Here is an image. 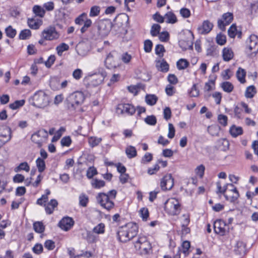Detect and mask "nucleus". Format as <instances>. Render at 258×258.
Listing matches in <instances>:
<instances>
[{
    "mask_svg": "<svg viewBox=\"0 0 258 258\" xmlns=\"http://www.w3.org/2000/svg\"><path fill=\"white\" fill-rule=\"evenodd\" d=\"M111 21L105 20H100L95 24L90 31V37L94 40H97L106 37L112 27Z\"/></svg>",
    "mask_w": 258,
    "mask_h": 258,
    "instance_id": "1",
    "label": "nucleus"
},
{
    "mask_svg": "<svg viewBox=\"0 0 258 258\" xmlns=\"http://www.w3.org/2000/svg\"><path fill=\"white\" fill-rule=\"evenodd\" d=\"M138 232V225L134 223L130 222L119 228L117 231L118 240L126 242L133 238Z\"/></svg>",
    "mask_w": 258,
    "mask_h": 258,
    "instance_id": "2",
    "label": "nucleus"
},
{
    "mask_svg": "<svg viewBox=\"0 0 258 258\" xmlns=\"http://www.w3.org/2000/svg\"><path fill=\"white\" fill-rule=\"evenodd\" d=\"M134 247L140 255H146L152 251V246L147 237L140 235L134 242Z\"/></svg>",
    "mask_w": 258,
    "mask_h": 258,
    "instance_id": "3",
    "label": "nucleus"
},
{
    "mask_svg": "<svg viewBox=\"0 0 258 258\" xmlns=\"http://www.w3.org/2000/svg\"><path fill=\"white\" fill-rule=\"evenodd\" d=\"M29 101L32 105L38 108H44L47 106L49 102L48 95L42 91L35 93Z\"/></svg>",
    "mask_w": 258,
    "mask_h": 258,
    "instance_id": "4",
    "label": "nucleus"
},
{
    "mask_svg": "<svg viewBox=\"0 0 258 258\" xmlns=\"http://www.w3.org/2000/svg\"><path fill=\"white\" fill-rule=\"evenodd\" d=\"M164 209L170 215H178L181 211V204L178 200L175 198L168 199L164 204Z\"/></svg>",
    "mask_w": 258,
    "mask_h": 258,
    "instance_id": "5",
    "label": "nucleus"
},
{
    "mask_svg": "<svg viewBox=\"0 0 258 258\" xmlns=\"http://www.w3.org/2000/svg\"><path fill=\"white\" fill-rule=\"evenodd\" d=\"M85 95L82 92L76 91L71 94L67 98L68 104L73 108L82 104L85 100Z\"/></svg>",
    "mask_w": 258,
    "mask_h": 258,
    "instance_id": "6",
    "label": "nucleus"
},
{
    "mask_svg": "<svg viewBox=\"0 0 258 258\" xmlns=\"http://www.w3.org/2000/svg\"><path fill=\"white\" fill-rule=\"evenodd\" d=\"M96 199L98 203L107 211L111 210L114 207L113 200L105 193L98 194L96 197Z\"/></svg>",
    "mask_w": 258,
    "mask_h": 258,
    "instance_id": "7",
    "label": "nucleus"
},
{
    "mask_svg": "<svg viewBox=\"0 0 258 258\" xmlns=\"http://www.w3.org/2000/svg\"><path fill=\"white\" fill-rule=\"evenodd\" d=\"M106 76V72L102 70L101 72L98 74L89 76L87 79L89 81L88 85L96 87L101 84Z\"/></svg>",
    "mask_w": 258,
    "mask_h": 258,
    "instance_id": "8",
    "label": "nucleus"
},
{
    "mask_svg": "<svg viewBox=\"0 0 258 258\" xmlns=\"http://www.w3.org/2000/svg\"><path fill=\"white\" fill-rule=\"evenodd\" d=\"M59 34L54 27H49L42 31L41 36L46 40L52 41L56 40L59 37Z\"/></svg>",
    "mask_w": 258,
    "mask_h": 258,
    "instance_id": "9",
    "label": "nucleus"
},
{
    "mask_svg": "<svg viewBox=\"0 0 258 258\" xmlns=\"http://www.w3.org/2000/svg\"><path fill=\"white\" fill-rule=\"evenodd\" d=\"M47 137V132L44 129H42L32 135L31 140L33 142L37 144L38 147H40L43 141L45 140Z\"/></svg>",
    "mask_w": 258,
    "mask_h": 258,
    "instance_id": "10",
    "label": "nucleus"
},
{
    "mask_svg": "<svg viewBox=\"0 0 258 258\" xmlns=\"http://www.w3.org/2000/svg\"><path fill=\"white\" fill-rule=\"evenodd\" d=\"M174 185V179L171 174L165 175L160 182V186L163 190H170Z\"/></svg>",
    "mask_w": 258,
    "mask_h": 258,
    "instance_id": "11",
    "label": "nucleus"
},
{
    "mask_svg": "<svg viewBox=\"0 0 258 258\" xmlns=\"http://www.w3.org/2000/svg\"><path fill=\"white\" fill-rule=\"evenodd\" d=\"M233 19V14L231 13H224L222 16V19L218 21L219 28L222 31L225 30V26L229 25Z\"/></svg>",
    "mask_w": 258,
    "mask_h": 258,
    "instance_id": "12",
    "label": "nucleus"
},
{
    "mask_svg": "<svg viewBox=\"0 0 258 258\" xmlns=\"http://www.w3.org/2000/svg\"><path fill=\"white\" fill-rule=\"evenodd\" d=\"M213 227L215 232L221 236L224 235L227 231L226 228V224L222 220H217L214 222Z\"/></svg>",
    "mask_w": 258,
    "mask_h": 258,
    "instance_id": "13",
    "label": "nucleus"
},
{
    "mask_svg": "<svg viewBox=\"0 0 258 258\" xmlns=\"http://www.w3.org/2000/svg\"><path fill=\"white\" fill-rule=\"evenodd\" d=\"M224 197L226 200L230 202L231 203H234L239 198V194L236 188L234 186L232 188H230L228 190L227 192L224 194Z\"/></svg>",
    "mask_w": 258,
    "mask_h": 258,
    "instance_id": "14",
    "label": "nucleus"
},
{
    "mask_svg": "<svg viewBox=\"0 0 258 258\" xmlns=\"http://www.w3.org/2000/svg\"><path fill=\"white\" fill-rule=\"evenodd\" d=\"M115 52H111L107 54L104 61L105 64L107 68L112 69L116 68L118 65L115 59Z\"/></svg>",
    "mask_w": 258,
    "mask_h": 258,
    "instance_id": "15",
    "label": "nucleus"
},
{
    "mask_svg": "<svg viewBox=\"0 0 258 258\" xmlns=\"http://www.w3.org/2000/svg\"><path fill=\"white\" fill-rule=\"evenodd\" d=\"M213 25L208 20L204 21L202 25L198 28V33L205 35L209 33L212 29Z\"/></svg>",
    "mask_w": 258,
    "mask_h": 258,
    "instance_id": "16",
    "label": "nucleus"
},
{
    "mask_svg": "<svg viewBox=\"0 0 258 258\" xmlns=\"http://www.w3.org/2000/svg\"><path fill=\"white\" fill-rule=\"evenodd\" d=\"M74 222L72 218L67 217L62 218L59 222L60 228L65 231L70 229L74 225Z\"/></svg>",
    "mask_w": 258,
    "mask_h": 258,
    "instance_id": "17",
    "label": "nucleus"
},
{
    "mask_svg": "<svg viewBox=\"0 0 258 258\" xmlns=\"http://www.w3.org/2000/svg\"><path fill=\"white\" fill-rule=\"evenodd\" d=\"M248 48L253 53L258 52V37L255 35H251L249 37Z\"/></svg>",
    "mask_w": 258,
    "mask_h": 258,
    "instance_id": "18",
    "label": "nucleus"
},
{
    "mask_svg": "<svg viewBox=\"0 0 258 258\" xmlns=\"http://www.w3.org/2000/svg\"><path fill=\"white\" fill-rule=\"evenodd\" d=\"M118 108L121 110L122 113H126L129 115H133L136 112L135 107L130 104H120Z\"/></svg>",
    "mask_w": 258,
    "mask_h": 258,
    "instance_id": "19",
    "label": "nucleus"
},
{
    "mask_svg": "<svg viewBox=\"0 0 258 258\" xmlns=\"http://www.w3.org/2000/svg\"><path fill=\"white\" fill-rule=\"evenodd\" d=\"M234 52L231 47H225L222 51V56L224 61H229L234 57Z\"/></svg>",
    "mask_w": 258,
    "mask_h": 258,
    "instance_id": "20",
    "label": "nucleus"
},
{
    "mask_svg": "<svg viewBox=\"0 0 258 258\" xmlns=\"http://www.w3.org/2000/svg\"><path fill=\"white\" fill-rule=\"evenodd\" d=\"M11 138V129L8 127L4 128L3 132L0 134V141L4 144L10 141Z\"/></svg>",
    "mask_w": 258,
    "mask_h": 258,
    "instance_id": "21",
    "label": "nucleus"
},
{
    "mask_svg": "<svg viewBox=\"0 0 258 258\" xmlns=\"http://www.w3.org/2000/svg\"><path fill=\"white\" fill-rule=\"evenodd\" d=\"M57 205L58 203L56 200H51L47 204L44 205L46 213L49 215L51 214L53 212L54 209L57 207Z\"/></svg>",
    "mask_w": 258,
    "mask_h": 258,
    "instance_id": "22",
    "label": "nucleus"
},
{
    "mask_svg": "<svg viewBox=\"0 0 258 258\" xmlns=\"http://www.w3.org/2000/svg\"><path fill=\"white\" fill-rule=\"evenodd\" d=\"M156 67L157 70L160 72L166 73L169 70V65L164 59L157 61Z\"/></svg>",
    "mask_w": 258,
    "mask_h": 258,
    "instance_id": "23",
    "label": "nucleus"
},
{
    "mask_svg": "<svg viewBox=\"0 0 258 258\" xmlns=\"http://www.w3.org/2000/svg\"><path fill=\"white\" fill-rule=\"evenodd\" d=\"M228 34L231 38H234L237 35L238 38H241L242 33L241 31H237L235 24H232L228 30Z\"/></svg>",
    "mask_w": 258,
    "mask_h": 258,
    "instance_id": "24",
    "label": "nucleus"
},
{
    "mask_svg": "<svg viewBox=\"0 0 258 258\" xmlns=\"http://www.w3.org/2000/svg\"><path fill=\"white\" fill-rule=\"evenodd\" d=\"M167 23L174 24L177 22L175 15L172 12H167L164 16Z\"/></svg>",
    "mask_w": 258,
    "mask_h": 258,
    "instance_id": "25",
    "label": "nucleus"
},
{
    "mask_svg": "<svg viewBox=\"0 0 258 258\" xmlns=\"http://www.w3.org/2000/svg\"><path fill=\"white\" fill-rule=\"evenodd\" d=\"M230 133L233 137H237L243 133V130L241 127L233 125L230 129Z\"/></svg>",
    "mask_w": 258,
    "mask_h": 258,
    "instance_id": "26",
    "label": "nucleus"
},
{
    "mask_svg": "<svg viewBox=\"0 0 258 258\" xmlns=\"http://www.w3.org/2000/svg\"><path fill=\"white\" fill-rule=\"evenodd\" d=\"M125 153L128 158L131 159L137 155L136 149L132 146H127L125 149Z\"/></svg>",
    "mask_w": 258,
    "mask_h": 258,
    "instance_id": "27",
    "label": "nucleus"
},
{
    "mask_svg": "<svg viewBox=\"0 0 258 258\" xmlns=\"http://www.w3.org/2000/svg\"><path fill=\"white\" fill-rule=\"evenodd\" d=\"M190 247V242L188 241H184L182 242L181 247H179L178 251L179 253L182 252L186 256L189 253V248Z\"/></svg>",
    "mask_w": 258,
    "mask_h": 258,
    "instance_id": "28",
    "label": "nucleus"
},
{
    "mask_svg": "<svg viewBox=\"0 0 258 258\" xmlns=\"http://www.w3.org/2000/svg\"><path fill=\"white\" fill-rule=\"evenodd\" d=\"M30 166L28 165V163L23 162L21 163L18 166L16 167L14 170L15 172H19L22 170L28 172L30 171Z\"/></svg>",
    "mask_w": 258,
    "mask_h": 258,
    "instance_id": "29",
    "label": "nucleus"
},
{
    "mask_svg": "<svg viewBox=\"0 0 258 258\" xmlns=\"http://www.w3.org/2000/svg\"><path fill=\"white\" fill-rule=\"evenodd\" d=\"M33 12L36 16L43 18L45 14V10L40 6L35 5L33 7Z\"/></svg>",
    "mask_w": 258,
    "mask_h": 258,
    "instance_id": "30",
    "label": "nucleus"
},
{
    "mask_svg": "<svg viewBox=\"0 0 258 258\" xmlns=\"http://www.w3.org/2000/svg\"><path fill=\"white\" fill-rule=\"evenodd\" d=\"M245 76H246V72L245 71L241 68H239L236 72V77L238 80L241 83H244L245 82Z\"/></svg>",
    "mask_w": 258,
    "mask_h": 258,
    "instance_id": "31",
    "label": "nucleus"
},
{
    "mask_svg": "<svg viewBox=\"0 0 258 258\" xmlns=\"http://www.w3.org/2000/svg\"><path fill=\"white\" fill-rule=\"evenodd\" d=\"M158 100V97L154 94H148L145 97V101L147 104L153 106L155 105Z\"/></svg>",
    "mask_w": 258,
    "mask_h": 258,
    "instance_id": "32",
    "label": "nucleus"
},
{
    "mask_svg": "<svg viewBox=\"0 0 258 258\" xmlns=\"http://www.w3.org/2000/svg\"><path fill=\"white\" fill-rule=\"evenodd\" d=\"M105 224L103 223H100L93 228L92 231L95 234H103L105 233Z\"/></svg>",
    "mask_w": 258,
    "mask_h": 258,
    "instance_id": "33",
    "label": "nucleus"
},
{
    "mask_svg": "<svg viewBox=\"0 0 258 258\" xmlns=\"http://www.w3.org/2000/svg\"><path fill=\"white\" fill-rule=\"evenodd\" d=\"M217 146L221 150L225 151L228 148L229 142L225 139H220L218 140Z\"/></svg>",
    "mask_w": 258,
    "mask_h": 258,
    "instance_id": "34",
    "label": "nucleus"
},
{
    "mask_svg": "<svg viewBox=\"0 0 258 258\" xmlns=\"http://www.w3.org/2000/svg\"><path fill=\"white\" fill-rule=\"evenodd\" d=\"M256 93V91L255 87L253 85H251L247 87L245 92V96L247 98H251Z\"/></svg>",
    "mask_w": 258,
    "mask_h": 258,
    "instance_id": "35",
    "label": "nucleus"
},
{
    "mask_svg": "<svg viewBox=\"0 0 258 258\" xmlns=\"http://www.w3.org/2000/svg\"><path fill=\"white\" fill-rule=\"evenodd\" d=\"M223 90L227 93H231L234 89L232 84L229 82H224L221 84Z\"/></svg>",
    "mask_w": 258,
    "mask_h": 258,
    "instance_id": "36",
    "label": "nucleus"
},
{
    "mask_svg": "<svg viewBox=\"0 0 258 258\" xmlns=\"http://www.w3.org/2000/svg\"><path fill=\"white\" fill-rule=\"evenodd\" d=\"M102 141V138L96 137H90L88 139V143L91 147L98 146Z\"/></svg>",
    "mask_w": 258,
    "mask_h": 258,
    "instance_id": "37",
    "label": "nucleus"
},
{
    "mask_svg": "<svg viewBox=\"0 0 258 258\" xmlns=\"http://www.w3.org/2000/svg\"><path fill=\"white\" fill-rule=\"evenodd\" d=\"M36 166L39 172L41 173L44 171L46 168L45 163L44 160L41 158H38L36 160Z\"/></svg>",
    "mask_w": 258,
    "mask_h": 258,
    "instance_id": "38",
    "label": "nucleus"
},
{
    "mask_svg": "<svg viewBox=\"0 0 258 258\" xmlns=\"http://www.w3.org/2000/svg\"><path fill=\"white\" fill-rule=\"evenodd\" d=\"M33 228L36 232L42 233L44 231L45 226L41 222H35L33 223Z\"/></svg>",
    "mask_w": 258,
    "mask_h": 258,
    "instance_id": "39",
    "label": "nucleus"
},
{
    "mask_svg": "<svg viewBox=\"0 0 258 258\" xmlns=\"http://www.w3.org/2000/svg\"><path fill=\"white\" fill-rule=\"evenodd\" d=\"M189 65V62L185 59L181 58L176 62L177 68L179 70L186 69Z\"/></svg>",
    "mask_w": 258,
    "mask_h": 258,
    "instance_id": "40",
    "label": "nucleus"
},
{
    "mask_svg": "<svg viewBox=\"0 0 258 258\" xmlns=\"http://www.w3.org/2000/svg\"><path fill=\"white\" fill-rule=\"evenodd\" d=\"M69 49V46L65 43H61L60 44L58 45L56 48L57 53L58 55L59 56H61L62 55V53L63 51H67Z\"/></svg>",
    "mask_w": 258,
    "mask_h": 258,
    "instance_id": "41",
    "label": "nucleus"
},
{
    "mask_svg": "<svg viewBox=\"0 0 258 258\" xmlns=\"http://www.w3.org/2000/svg\"><path fill=\"white\" fill-rule=\"evenodd\" d=\"M25 100L22 99L20 100H16L14 103L9 104L11 109L15 110L23 106L25 104Z\"/></svg>",
    "mask_w": 258,
    "mask_h": 258,
    "instance_id": "42",
    "label": "nucleus"
},
{
    "mask_svg": "<svg viewBox=\"0 0 258 258\" xmlns=\"http://www.w3.org/2000/svg\"><path fill=\"white\" fill-rule=\"evenodd\" d=\"M79 205L83 207L87 206V204L89 202V199L87 196L84 194H81L79 198Z\"/></svg>",
    "mask_w": 258,
    "mask_h": 258,
    "instance_id": "43",
    "label": "nucleus"
},
{
    "mask_svg": "<svg viewBox=\"0 0 258 258\" xmlns=\"http://www.w3.org/2000/svg\"><path fill=\"white\" fill-rule=\"evenodd\" d=\"M161 30V26L157 24H154L152 26L150 33L151 35L153 36H157L160 33V31Z\"/></svg>",
    "mask_w": 258,
    "mask_h": 258,
    "instance_id": "44",
    "label": "nucleus"
},
{
    "mask_svg": "<svg viewBox=\"0 0 258 258\" xmlns=\"http://www.w3.org/2000/svg\"><path fill=\"white\" fill-rule=\"evenodd\" d=\"M92 186L95 188H100L105 185V182L102 180L93 179L91 182Z\"/></svg>",
    "mask_w": 258,
    "mask_h": 258,
    "instance_id": "45",
    "label": "nucleus"
},
{
    "mask_svg": "<svg viewBox=\"0 0 258 258\" xmlns=\"http://www.w3.org/2000/svg\"><path fill=\"white\" fill-rule=\"evenodd\" d=\"M216 41L220 45H223L226 42V36L221 33L217 34L216 38Z\"/></svg>",
    "mask_w": 258,
    "mask_h": 258,
    "instance_id": "46",
    "label": "nucleus"
},
{
    "mask_svg": "<svg viewBox=\"0 0 258 258\" xmlns=\"http://www.w3.org/2000/svg\"><path fill=\"white\" fill-rule=\"evenodd\" d=\"M28 24L31 29H37L40 26V23L34 19H28Z\"/></svg>",
    "mask_w": 258,
    "mask_h": 258,
    "instance_id": "47",
    "label": "nucleus"
},
{
    "mask_svg": "<svg viewBox=\"0 0 258 258\" xmlns=\"http://www.w3.org/2000/svg\"><path fill=\"white\" fill-rule=\"evenodd\" d=\"M31 35L30 30L29 29H24L21 31L19 34V38L20 39L25 40L28 39Z\"/></svg>",
    "mask_w": 258,
    "mask_h": 258,
    "instance_id": "48",
    "label": "nucleus"
},
{
    "mask_svg": "<svg viewBox=\"0 0 258 258\" xmlns=\"http://www.w3.org/2000/svg\"><path fill=\"white\" fill-rule=\"evenodd\" d=\"M139 214L143 221H147L149 217V211L146 208H142L139 210Z\"/></svg>",
    "mask_w": 258,
    "mask_h": 258,
    "instance_id": "49",
    "label": "nucleus"
},
{
    "mask_svg": "<svg viewBox=\"0 0 258 258\" xmlns=\"http://www.w3.org/2000/svg\"><path fill=\"white\" fill-rule=\"evenodd\" d=\"M5 32L7 36L11 38H14L16 36L17 32L16 30L11 26L6 28Z\"/></svg>",
    "mask_w": 258,
    "mask_h": 258,
    "instance_id": "50",
    "label": "nucleus"
},
{
    "mask_svg": "<svg viewBox=\"0 0 258 258\" xmlns=\"http://www.w3.org/2000/svg\"><path fill=\"white\" fill-rule=\"evenodd\" d=\"M100 12V8L97 6H94L91 8L89 16L94 17L98 16Z\"/></svg>",
    "mask_w": 258,
    "mask_h": 258,
    "instance_id": "51",
    "label": "nucleus"
},
{
    "mask_svg": "<svg viewBox=\"0 0 258 258\" xmlns=\"http://www.w3.org/2000/svg\"><path fill=\"white\" fill-rule=\"evenodd\" d=\"M219 131V127L217 125H211L208 127V132L213 136L218 135Z\"/></svg>",
    "mask_w": 258,
    "mask_h": 258,
    "instance_id": "52",
    "label": "nucleus"
},
{
    "mask_svg": "<svg viewBox=\"0 0 258 258\" xmlns=\"http://www.w3.org/2000/svg\"><path fill=\"white\" fill-rule=\"evenodd\" d=\"M145 122L151 125H154L157 122L156 118L154 115L148 116L145 118Z\"/></svg>",
    "mask_w": 258,
    "mask_h": 258,
    "instance_id": "53",
    "label": "nucleus"
},
{
    "mask_svg": "<svg viewBox=\"0 0 258 258\" xmlns=\"http://www.w3.org/2000/svg\"><path fill=\"white\" fill-rule=\"evenodd\" d=\"M153 46L152 42L148 39L145 41L144 45V49L145 52H150L152 50Z\"/></svg>",
    "mask_w": 258,
    "mask_h": 258,
    "instance_id": "54",
    "label": "nucleus"
},
{
    "mask_svg": "<svg viewBox=\"0 0 258 258\" xmlns=\"http://www.w3.org/2000/svg\"><path fill=\"white\" fill-rule=\"evenodd\" d=\"M205 170V166L203 164H201L197 167V168L195 169V173L197 175L199 176L201 178H202L203 177V175L204 174Z\"/></svg>",
    "mask_w": 258,
    "mask_h": 258,
    "instance_id": "55",
    "label": "nucleus"
},
{
    "mask_svg": "<svg viewBox=\"0 0 258 258\" xmlns=\"http://www.w3.org/2000/svg\"><path fill=\"white\" fill-rule=\"evenodd\" d=\"M165 51V49L163 45L161 44H158L155 47V53L157 55L161 57L163 55V52Z\"/></svg>",
    "mask_w": 258,
    "mask_h": 258,
    "instance_id": "56",
    "label": "nucleus"
},
{
    "mask_svg": "<svg viewBox=\"0 0 258 258\" xmlns=\"http://www.w3.org/2000/svg\"><path fill=\"white\" fill-rule=\"evenodd\" d=\"M97 171L95 168L91 167L88 168L87 171V176L88 178L91 179L93 176L97 174Z\"/></svg>",
    "mask_w": 258,
    "mask_h": 258,
    "instance_id": "57",
    "label": "nucleus"
},
{
    "mask_svg": "<svg viewBox=\"0 0 258 258\" xmlns=\"http://www.w3.org/2000/svg\"><path fill=\"white\" fill-rule=\"evenodd\" d=\"M180 14L184 18H189L190 16V11L188 9L183 8L180 10Z\"/></svg>",
    "mask_w": 258,
    "mask_h": 258,
    "instance_id": "58",
    "label": "nucleus"
},
{
    "mask_svg": "<svg viewBox=\"0 0 258 258\" xmlns=\"http://www.w3.org/2000/svg\"><path fill=\"white\" fill-rule=\"evenodd\" d=\"M153 159L152 154L150 153H146L144 156L142 157L141 162L144 164H146L150 162Z\"/></svg>",
    "mask_w": 258,
    "mask_h": 258,
    "instance_id": "59",
    "label": "nucleus"
},
{
    "mask_svg": "<svg viewBox=\"0 0 258 258\" xmlns=\"http://www.w3.org/2000/svg\"><path fill=\"white\" fill-rule=\"evenodd\" d=\"M60 143L62 146L69 147L72 143V140L70 137L66 136L61 139Z\"/></svg>",
    "mask_w": 258,
    "mask_h": 258,
    "instance_id": "60",
    "label": "nucleus"
},
{
    "mask_svg": "<svg viewBox=\"0 0 258 258\" xmlns=\"http://www.w3.org/2000/svg\"><path fill=\"white\" fill-rule=\"evenodd\" d=\"M92 23V21L90 19H86L84 22V26L81 29V33L85 32L87 29L91 26Z\"/></svg>",
    "mask_w": 258,
    "mask_h": 258,
    "instance_id": "61",
    "label": "nucleus"
},
{
    "mask_svg": "<svg viewBox=\"0 0 258 258\" xmlns=\"http://www.w3.org/2000/svg\"><path fill=\"white\" fill-rule=\"evenodd\" d=\"M159 38L161 41L166 42L169 40V34L167 31L162 32L159 34Z\"/></svg>",
    "mask_w": 258,
    "mask_h": 258,
    "instance_id": "62",
    "label": "nucleus"
},
{
    "mask_svg": "<svg viewBox=\"0 0 258 258\" xmlns=\"http://www.w3.org/2000/svg\"><path fill=\"white\" fill-rule=\"evenodd\" d=\"M218 120L221 125L226 126L227 124V117L223 114H220L218 116Z\"/></svg>",
    "mask_w": 258,
    "mask_h": 258,
    "instance_id": "63",
    "label": "nucleus"
},
{
    "mask_svg": "<svg viewBox=\"0 0 258 258\" xmlns=\"http://www.w3.org/2000/svg\"><path fill=\"white\" fill-rule=\"evenodd\" d=\"M83 75V72L80 69H76L73 73V78L77 80H80Z\"/></svg>",
    "mask_w": 258,
    "mask_h": 258,
    "instance_id": "64",
    "label": "nucleus"
}]
</instances>
